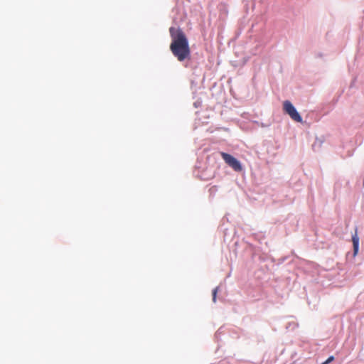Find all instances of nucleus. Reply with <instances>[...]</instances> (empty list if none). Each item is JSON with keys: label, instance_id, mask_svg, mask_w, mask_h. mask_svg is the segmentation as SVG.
Returning a JSON list of instances; mask_svg holds the SVG:
<instances>
[{"label": "nucleus", "instance_id": "nucleus-1", "mask_svg": "<svg viewBox=\"0 0 364 364\" xmlns=\"http://www.w3.org/2000/svg\"><path fill=\"white\" fill-rule=\"evenodd\" d=\"M168 32L171 38L169 50L172 55L184 68L193 71V74L199 75L200 63L197 58L192 55L189 40L183 30L179 26H171Z\"/></svg>", "mask_w": 364, "mask_h": 364}, {"label": "nucleus", "instance_id": "nucleus-2", "mask_svg": "<svg viewBox=\"0 0 364 364\" xmlns=\"http://www.w3.org/2000/svg\"><path fill=\"white\" fill-rule=\"evenodd\" d=\"M283 109L285 113L296 122H302L303 118L297 111L294 105L289 101L285 100L283 104Z\"/></svg>", "mask_w": 364, "mask_h": 364}, {"label": "nucleus", "instance_id": "nucleus-3", "mask_svg": "<svg viewBox=\"0 0 364 364\" xmlns=\"http://www.w3.org/2000/svg\"><path fill=\"white\" fill-rule=\"evenodd\" d=\"M221 155L225 163L232 168L234 171L237 172L243 171L242 163L234 156L225 152H221Z\"/></svg>", "mask_w": 364, "mask_h": 364}, {"label": "nucleus", "instance_id": "nucleus-4", "mask_svg": "<svg viewBox=\"0 0 364 364\" xmlns=\"http://www.w3.org/2000/svg\"><path fill=\"white\" fill-rule=\"evenodd\" d=\"M353 247V257H355L359 251V237L355 232V235L352 236Z\"/></svg>", "mask_w": 364, "mask_h": 364}, {"label": "nucleus", "instance_id": "nucleus-5", "mask_svg": "<svg viewBox=\"0 0 364 364\" xmlns=\"http://www.w3.org/2000/svg\"><path fill=\"white\" fill-rule=\"evenodd\" d=\"M323 140L318 139L316 138L315 142L312 145L313 149L315 150L316 146H318V148L321 147L322 144H323Z\"/></svg>", "mask_w": 364, "mask_h": 364}, {"label": "nucleus", "instance_id": "nucleus-6", "mask_svg": "<svg viewBox=\"0 0 364 364\" xmlns=\"http://www.w3.org/2000/svg\"><path fill=\"white\" fill-rule=\"evenodd\" d=\"M218 289H219V287H216L215 288H214L213 289V291H212L213 301L214 303H215L216 300H217V294H218Z\"/></svg>", "mask_w": 364, "mask_h": 364}, {"label": "nucleus", "instance_id": "nucleus-7", "mask_svg": "<svg viewBox=\"0 0 364 364\" xmlns=\"http://www.w3.org/2000/svg\"><path fill=\"white\" fill-rule=\"evenodd\" d=\"M334 360V356L333 355H331L329 356L327 360L326 361H324L323 363H322L321 364H329L330 363H331L333 360Z\"/></svg>", "mask_w": 364, "mask_h": 364}, {"label": "nucleus", "instance_id": "nucleus-8", "mask_svg": "<svg viewBox=\"0 0 364 364\" xmlns=\"http://www.w3.org/2000/svg\"><path fill=\"white\" fill-rule=\"evenodd\" d=\"M202 105V101L200 100H196L194 103H193V106L196 107V108H198L199 107H200Z\"/></svg>", "mask_w": 364, "mask_h": 364}, {"label": "nucleus", "instance_id": "nucleus-9", "mask_svg": "<svg viewBox=\"0 0 364 364\" xmlns=\"http://www.w3.org/2000/svg\"><path fill=\"white\" fill-rule=\"evenodd\" d=\"M218 336H220V328H219L215 333V336L218 338Z\"/></svg>", "mask_w": 364, "mask_h": 364}, {"label": "nucleus", "instance_id": "nucleus-10", "mask_svg": "<svg viewBox=\"0 0 364 364\" xmlns=\"http://www.w3.org/2000/svg\"><path fill=\"white\" fill-rule=\"evenodd\" d=\"M213 176H214L213 174H211V175H210V176H208V177L203 178V179H204V180H208V179H210V178H213Z\"/></svg>", "mask_w": 364, "mask_h": 364}]
</instances>
